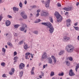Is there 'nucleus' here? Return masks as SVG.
I'll use <instances>...</instances> for the list:
<instances>
[{"mask_svg": "<svg viewBox=\"0 0 79 79\" xmlns=\"http://www.w3.org/2000/svg\"><path fill=\"white\" fill-rule=\"evenodd\" d=\"M42 76H44V73H42Z\"/></svg>", "mask_w": 79, "mask_h": 79, "instance_id": "338daca9", "label": "nucleus"}, {"mask_svg": "<svg viewBox=\"0 0 79 79\" xmlns=\"http://www.w3.org/2000/svg\"><path fill=\"white\" fill-rule=\"evenodd\" d=\"M48 63H50V64H52V59L51 58H48Z\"/></svg>", "mask_w": 79, "mask_h": 79, "instance_id": "4468645a", "label": "nucleus"}, {"mask_svg": "<svg viewBox=\"0 0 79 79\" xmlns=\"http://www.w3.org/2000/svg\"><path fill=\"white\" fill-rule=\"evenodd\" d=\"M10 71H11V72H12L14 73L15 72V69L13 68H11Z\"/></svg>", "mask_w": 79, "mask_h": 79, "instance_id": "e433bc0d", "label": "nucleus"}, {"mask_svg": "<svg viewBox=\"0 0 79 79\" xmlns=\"http://www.w3.org/2000/svg\"><path fill=\"white\" fill-rule=\"evenodd\" d=\"M1 65L2 66H3V67H5V62H2L1 64Z\"/></svg>", "mask_w": 79, "mask_h": 79, "instance_id": "2f4dec72", "label": "nucleus"}, {"mask_svg": "<svg viewBox=\"0 0 79 79\" xmlns=\"http://www.w3.org/2000/svg\"><path fill=\"white\" fill-rule=\"evenodd\" d=\"M66 64L68 66H69L70 65V62H69V61H65Z\"/></svg>", "mask_w": 79, "mask_h": 79, "instance_id": "aec40b11", "label": "nucleus"}, {"mask_svg": "<svg viewBox=\"0 0 79 79\" xmlns=\"http://www.w3.org/2000/svg\"><path fill=\"white\" fill-rule=\"evenodd\" d=\"M22 27L24 28H26V29L27 28V25L25 23H22Z\"/></svg>", "mask_w": 79, "mask_h": 79, "instance_id": "2eb2a0df", "label": "nucleus"}, {"mask_svg": "<svg viewBox=\"0 0 79 79\" xmlns=\"http://www.w3.org/2000/svg\"><path fill=\"white\" fill-rule=\"evenodd\" d=\"M41 24L43 25H44V26H47L48 27H46L47 29V30H48L51 34L52 33H53V31H54V28L52 26V25L51 24V23L49 22H46V23H42Z\"/></svg>", "mask_w": 79, "mask_h": 79, "instance_id": "f257e3e1", "label": "nucleus"}, {"mask_svg": "<svg viewBox=\"0 0 79 79\" xmlns=\"http://www.w3.org/2000/svg\"><path fill=\"white\" fill-rule=\"evenodd\" d=\"M50 0H47V1L45 2V6L46 8L49 7V3H50Z\"/></svg>", "mask_w": 79, "mask_h": 79, "instance_id": "6e6552de", "label": "nucleus"}, {"mask_svg": "<svg viewBox=\"0 0 79 79\" xmlns=\"http://www.w3.org/2000/svg\"><path fill=\"white\" fill-rule=\"evenodd\" d=\"M79 2H77V3H76V6H78V5H79Z\"/></svg>", "mask_w": 79, "mask_h": 79, "instance_id": "864d4df0", "label": "nucleus"}, {"mask_svg": "<svg viewBox=\"0 0 79 79\" xmlns=\"http://www.w3.org/2000/svg\"><path fill=\"white\" fill-rule=\"evenodd\" d=\"M67 58V60H69L70 61H72L73 60V59L71 56L68 57Z\"/></svg>", "mask_w": 79, "mask_h": 79, "instance_id": "a211bd4d", "label": "nucleus"}, {"mask_svg": "<svg viewBox=\"0 0 79 79\" xmlns=\"http://www.w3.org/2000/svg\"><path fill=\"white\" fill-rule=\"evenodd\" d=\"M58 75L59 76H63V75H64V73H59L58 74Z\"/></svg>", "mask_w": 79, "mask_h": 79, "instance_id": "f704fd0d", "label": "nucleus"}, {"mask_svg": "<svg viewBox=\"0 0 79 79\" xmlns=\"http://www.w3.org/2000/svg\"><path fill=\"white\" fill-rule=\"evenodd\" d=\"M41 21L40 19H37L36 20V21L35 22V23H39V22H40V21Z\"/></svg>", "mask_w": 79, "mask_h": 79, "instance_id": "c85d7f7f", "label": "nucleus"}, {"mask_svg": "<svg viewBox=\"0 0 79 79\" xmlns=\"http://www.w3.org/2000/svg\"><path fill=\"white\" fill-rule=\"evenodd\" d=\"M30 15L31 17L33 16V15L32 13H31L30 14Z\"/></svg>", "mask_w": 79, "mask_h": 79, "instance_id": "6e6d98bb", "label": "nucleus"}, {"mask_svg": "<svg viewBox=\"0 0 79 79\" xmlns=\"http://www.w3.org/2000/svg\"><path fill=\"white\" fill-rule=\"evenodd\" d=\"M65 15H68V12H66Z\"/></svg>", "mask_w": 79, "mask_h": 79, "instance_id": "4d7b16f0", "label": "nucleus"}, {"mask_svg": "<svg viewBox=\"0 0 79 79\" xmlns=\"http://www.w3.org/2000/svg\"><path fill=\"white\" fill-rule=\"evenodd\" d=\"M57 6H58L59 7L61 6V4L60 3H58L57 4Z\"/></svg>", "mask_w": 79, "mask_h": 79, "instance_id": "a19ab883", "label": "nucleus"}, {"mask_svg": "<svg viewBox=\"0 0 79 79\" xmlns=\"http://www.w3.org/2000/svg\"><path fill=\"white\" fill-rule=\"evenodd\" d=\"M47 66H48L47 64L46 65H44L43 66V69H44L45 68L47 67Z\"/></svg>", "mask_w": 79, "mask_h": 79, "instance_id": "ea45409f", "label": "nucleus"}, {"mask_svg": "<svg viewBox=\"0 0 79 79\" xmlns=\"http://www.w3.org/2000/svg\"><path fill=\"white\" fill-rule=\"evenodd\" d=\"M48 15V13L47 12V11L44 10H43L42 11L40 15L41 16H44L45 17L47 16Z\"/></svg>", "mask_w": 79, "mask_h": 79, "instance_id": "20e7f679", "label": "nucleus"}, {"mask_svg": "<svg viewBox=\"0 0 79 79\" xmlns=\"http://www.w3.org/2000/svg\"><path fill=\"white\" fill-rule=\"evenodd\" d=\"M39 15H40L39 13H37L36 14V17H38V16H39Z\"/></svg>", "mask_w": 79, "mask_h": 79, "instance_id": "3c124183", "label": "nucleus"}, {"mask_svg": "<svg viewBox=\"0 0 79 79\" xmlns=\"http://www.w3.org/2000/svg\"><path fill=\"white\" fill-rule=\"evenodd\" d=\"M24 48L25 50H27V48H28V46H27V44H25L24 46Z\"/></svg>", "mask_w": 79, "mask_h": 79, "instance_id": "4be33fe9", "label": "nucleus"}, {"mask_svg": "<svg viewBox=\"0 0 79 79\" xmlns=\"http://www.w3.org/2000/svg\"><path fill=\"white\" fill-rule=\"evenodd\" d=\"M14 74V73L10 71L9 72V74L11 76Z\"/></svg>", "mask_w": 79, "mask_h": 79, "instance_id": "c9c22d12", "label": "nucleus"}, {"mask_svg": "<svg viewBox=\"0 0 79 79\" xmlns=\"http://www.w3.org/2000/svg\"><path fill=\"white\" fill-rule=\"evenodd\" d=\"M71 19H68L66 21L67 26L68 27H69V26H70V23H71Z\"/></svg>", "mask_w": 79, "mask_h": 79, "instance_id": "9b49d317", "label": "nucleus"}, {"mask_svg": "<svg viewBox=\"0 0 79 79\" xmlns=\"http://www.w3.org/2000/svg\"><path fill=\"white\" fill-rule=\"evenodd\" d=\"M7 45H9V46H10V47H12V44L11 43H10V42H8L7 43Z\"/></svg>", "mask_w": 79, "mask_h": 79, "instance_id": "c756f323", "label": "nucleus"}, {"mask_svg": "<svg viewBox=\"0 0 79 79\" xmlns=\"http://www.w3.org/2000/svg\"><path fill=\"white\" fill-rule=\"evenodd\" d=\"M3 18V16L2 15H0V22L2 21V18Z\"/></svg>", "mask_w": 79, "mask_h": 79, "instance_id": "49530a36", "label": "nucleus"}, {"mask_svg": "<svg viewBox=\"0 0 79 79\" xmlns=\"http://www.w3.org/2000/svg\"><path fill=\"white\" fill-rule=\"evenodd\" d=\"M15 60L14 61V64H15V63H16L17 60Z\"/></svg>", "mask_w": 79, "mask_h": 79, "instance_id": "680f3d73", "label": "nucleus"}, {"mask_svg": "<svg viewBox=\"0 0 79 79\" xmlns=\"http://www.w3.org/2000/svg\"><path fill=\"white\" fill-rule=\"evenodd\" d=\"M22 17L23 19H27V15H25Z\"/></svg>", "mask_w": 79, "mask_h": 79, "instance_id": "6ab92c4d", "label": "nucleus"}, {"mask_svg": "<svg viewBox=\"0 0 79 79\" xmlns=\"http://www.w3.org/2000/svg\"><path fill=\"white\" fill-rule=\"evenodd\" d=\"M2 76V77H7V76H6V74H3Z\"/></svg>", "mask_w": 79, "mask_h": 79, "instance_id": "09e8293b", "label": "nucleus"}, {"mask_svg": "<svg viewBox=\"0 0 79 79\" xmlns=\"http://www.w3.org/2000/svg\"><path fill=\"white\" fill-rule=\"evenodd\" d=\"M19 26H20L19 25H14V27L15 28V29H17V28H18V27H19Z\"/></svg>", "mask_w": 79, "mask_h": 79, "instance_id": "393cba45", "label": "nucleus"}, {"mask_svg": "<svg viewBox=\"0 0 79 79\" xmlns=\"http://www.w3.org/2000/svg\"><path fill=\"white\" fill-rule=\"evenodd\" d=\"M49 19L50 20V22H51V23H53V19L52 18L50 17L49 18Z\"/></svg>", "mask_w": 79, "mask_h": 79, "instance_id": "72a5a7b5", "label": "nucleus"}, {"mask_svg": "<svg viewBox=\"0 0 79 79\" xmlns=\"http://www.w3.org/2000/svg\"><path fill=\"white\" fill-rule=\"evenodd\" d=\"M13 10L14 11H18V10H19V8H16V7H14L13 8Z\"/></svg>", "mask_w": 79, "mask_h": 79, "instance_id": "412c9836", "label": "nucleus"}, {"mask_svg": "<svg viewBox=\"0 0 79 79\" xmlns=\"http://www.w3.org/2000/svg\"><path fill=\"white\" fill-rule=\"evenodd\" d=\"M74 49V47L71 45L68 44L65 47V50L68 53H72Z\"/></svg>", "mask_w": 79, "mask_h": 79, "instance_id": "f03ea898", "label": "nucleus"}, {"mask_svg": "<svg viewBox=\"0 0 79 79\" xmlns=\"http://www.w3.org/2000/svg\"><path fill=\"white\" fill-rule=\"evenodd\" d=\"M78 24V22H77L75 23V24H74V26H77Z\"/></svg>", "mask_w": 79, "mask_h": 79, "instance_id": "603ef678", "label": "nucleus"}, {"mask_svg": "<svg viewBox=\"0 0 79 79\" xmlns=\"http://www.w3.org/2000/svg\"><path fill=\"white\" fill-rule=\"evenodd\" d=\"M25 28H23V27H21L20 28L19 30L21 31H24V29Z\"/></svg>", "mask_w": 79, "mask_h": 79, "instance_id": "b1692460", "label": "nucleus"}, {"mask_svg": "<svg viewBox=\"0 0 79 79\" xmlns=\"http://www.w3.org/2000/svg\"><path fill=\"white\" fill-rule=\"evenodd\" d=\"M54 15L56 18L58 22H61V21L62 20V17L60 15L58 12H56L54 14Z\"/></svg>", "mask_w": 79, "mask_h": 79, "instance_id": "7ed1b4c3", "label": "nucleus"}, {"mask_svg": "<svg viewBox=\"0 0 79 79\" xmlns=\"http://www.w3.org/2000/svg\"><path fill=\"white\" fill-rule=\"evenodd\" d=\"M23 41H20V42H19V44L20 45H21V44H23Z\"/></svg>", "mask_w": 79, "mask_h": 79, "instance_id": "79ce46f5", "label": "nucleus"}, {"mask_svg": "<svg viewBox=\"0 0 79 79\" xmlns=\"http://www.w3.org/2000/svg\"><path fill=\"white\" fill-rule=\"evenodd\" d=\"M34 67H33L32 69V70H31V71H33V70H34Z\"/></svg>", "mask_w": 79, "mask_h": 79, "instance_id": "052dcab7", "label": "nucleus"}, {"mask_svg": "<svg viewBox=\"0 0 79 79\" xmlns=\"http://www.w3.org/2000/svg\"><path fill=\"white\" fill-rule=\"evenodd\" d=\"M25 15V12L23 11L21 12L20 13V15L22 17V16H23L24 15Z\"/></svg>", "mask_w": 79, "mask_h": 79, "instance_id": "a878e982", "label": "nucleus"}, {"mask_svg": "<svg viewBox=\"0 0 79 79\" xmlns=\"http://www.w3.org/2000/svg\"><path fill=\"white\" fill-rule=\"evenodd\" d=\"M39 77H40V78L41 79H42V75H40L39 76Z\"/></svg>", "mask_w": 79, "mask_h": 79, "instance_id": "e2e57ef3", "label": "nucleus"}, {"mask_svg": "<svg viewBox=\"0 0 79 79\" xmlns=\"http://www.w3.org/2000/svg\"><path fill=\"white\" fill-rule=\"evenodd\" d=\"M37 6H32V9H34V8H36Z\"/></svg>", "mask_w": 79, "mask_h": 79, "instance_id": "8fccbe9b", "label": "nucleus"}, {"mask_svg": "<svg viewBox=\"0 0 79 79\" xmlns=\"http://www.w3.org/2000/svg\"><path fill=\"white\" fill-rule=\"evenodd\" d=\"M24 66H25L24 64L23 63H21L19 65V68L20 69H24Z\"/></svg>", "mask_w": 79, "mask_h": 79, "instance_id": "1a4fd4ad", "label": "nucleus"}, {"mask_svg": "<svg viewBox=\"0 0 79 79\" xmlns=\"http://www.w3.org/2000/svg\"><path fill=\"white\" fill-rule=\"evenodd\" d=\"M14 56H16L17 55V52H16L15 51L14 52Z\"/></svg>", "mask_w": 79, "mask_h": 79, "instance_id": "de8ad7c7", "label": "nucleus"}, {"mask_svg": "<svg viewBox=\"0 0 79 79\" xmlns=\"http://www.w3.org/2000/svg\"><path fill=\"white\" fill-rule=\"evenodd\" d=\"M69 40H70V38L66 36H64L63 38V41L64 42H67Z\"/></svg>", "mask_w": 79, "mask_h": 79, "instance_id": "39448f33", "label": "nucleus"}, {"mask_svg": "<svg viewBox=\"0 0 79 79\" xmlns=\"http://www.w3.org/2000/svg\"><path fill=\"white\" fill-rule=\"evenodd\" d=\"M52 60H53L54 63H56V58H55V56H52Z\"/></svg>", "mask_w": 79, "mask_h": 79, "instance_id": "dca6fc26", "label": "nucleus"}, {"mask_svg": "<svg viewBox=\"0 0 79 79\" xmlns=\"http://www.w3.org/2000/svg\"><path fill=\"white\" fill-rule=\"evenodd\" d=\"M54 75H55V73H54V72H51L50 73L51 76H54Z\"/></svg>", "mask_w": 79, "mask_h": 79, "instance_id": "7c9ffc66", "label": "nucleus"}, {"mask_svg": "<svg viewBox=\"0 0 79 79\" xmlns=\"http://www.w3.org/2000/svg\"><path fill=\"white\" fill-rule=\"evenodd\" d=\"M23 75V71H21L19 73V76L20 77H22Z\"/></svg>", "mask_w": 79, "mask_h": 79, "instance_id": "bb28decb", "label": "nucleus"}, {"mask_svg": "<svg viewBox=\"0 0 79 79\" xmlns=\"http://www.w3.org/2000/svg\"><path fill=\"white\" fill-rule=\"evenodd\" d=\"M29 55L31 56V58H33V56L32 55V54H31L30 52H27L25 54V57L26 59H29V58L27 57H28V56Z\"/></svg>", "mask_w": 79, "mask_h": 79, "instance_id": "423d86ee", "label": "nucleus"}, {"mask_svg": "<svg viewBox=\"0 0 79 79\" xmlns=\"http://www.w3.org/2000/svg\"><path fill=\"white\" fill-rule=\"evenodd\" d=\"M19 6L20 8L23 7V3L22 2H20L19 4Z\"/></svg>", "mask_w": 79, "mask_h": 79, "instance_id": "58836bf2", "label": "nucleus"}, {"mask_svg": "<svg viewBox=\"0 0 79 79\" xmlns=\"http://www.w3.org/2000/svg\"><path fill=\"white\" fill-rule=\"evenodd\" d=\"M47 57V54L46 52H44L42 56V59H46Z\"/></svg>", "mask_w": 79, "mask_h": 79, "instance_id": "9d476101", "label": "nucleus"}, {"mask_svg": "<svg viewBox=\"0 0 79 79\" xmlns=\"http://www.w3.org/2000/svg\"><path fill=\"white\" fill-rule=\"evenodd\" d=\"M33 33L35 34H39V32L37 31H35L33 32Z\"/></svg>", "mask_w": 79, "mask_h": 79, "instance_id": "473e14b6", "label": "nucleus"}, {"mask_svg": "<svg viewBox=\"0 0 79 79\" xmlns=\"http://www.w3.org/2000/svg\"><path fill=\"white\" fill-rule=\"evenodd\" d=\"M31 74H34V72L33 71V70H31Z\"/></svg>", "mask_w": 79, "mask_h": 79, "instance_id": "5fc2aeb1", "label": "nucleus"}, {"mask_svg": "<svg viewBox=\"0 0 79 79\" xmlns=\"http://www.w3.org/2000/svg\"><path fill=\"white\" fill-rule=\"evenodd\" d=\"M64 53V51H60V52L59 53V55L60 56L61 55L63 54Z\"/></svg>", "mask_w": 79, "mask_h": 79, "instance_id": "5701e85b", "label": "nucleus"}, {"mask_svg": "<svg viewBox=\"0 0 79 79\" xmlns=\"http://www.w3.org/2000/svg\"><path fill=\"white\" fill-rule=\"evenodd\" d=\"M74 28L76 30V31H79V28L77 27H74L73 26Z\"/></svg>", "mask_w": 79, "mask_h": 79, "instance_id": "cd10ccee", "label": "nucleus"}, {"mask_svg": "<svg viewBox=\"0 0 79 79\" xmlns=\"http://www.w3.org/2000/svg\"><path fill=\"white\" fill-rule=\"evenodd\" d=\"M79 68V64H76V68H75V70L76 72L77 71V69H78V68Z\"/></svg>", "mask_w": 79, "mask_h": 79, "instance_id": "f3484780", "label": "nucleus"}, {"mask_svg": "<svg viewBox=\"0 0 79 79\" xmlns=\"http://www.w3.org/2000/svg\"><path fill=\"white\" fill-rule=\"evenodd\" d=\"M69 74L70 76H75V73L73 72L72 69L70 70Z\"/></svg>", "mask_w": 79, "mask_h": 79, "instance_id": "0eeeda50", "label": "nucleus"}, {"mask_svg": "<svg viewBox=\"0 0 79 79\" xmlns=\"http://www.w3.org/2000/svg\"><path fill=\"white\" fill-rule=\"evenodd\" d=\"M77 39V40H79V35L78 36Z\"/></svg>", "mask_w": 79, "mask_h": 79, "instance_id": "0e129e2a", "label": "nucleus"}, {"mask_svg": "<svg viewBox=\"0 0 79 79\" xmlns=\"http://www.w3.org/2000/svg\"><path fill=\"white\" fill-rule=\"evenodd\" d=\"M29 64H28L27 65V67H29Z\"/></svg>", "mask_w": 79, "mask_h": 79, "instance_id": "774afa93", "label": "nucleus"}, {"mask_svg": "<svg viewBox=\"0 0 79 79\" xmlns=\"http://www.w3.org/2000/svg\"><path fill=\"white\" fill-rule=\"evenodd\" d=\"M7 17L8 18H12V16H11V15H8L7 16Z\"/></svg>", "mask_w": 79, "mask_h": 79, "instance_id": "c03bdc74", "label": "nucleus"}, {"mask_svg": "<svg viewBox=\"0 0 79 79\" xmlns=\"http://www.w3.org/2000/svg\"><path fill=\"white\" fill-rule=\"evenodd\" d=\"M10 24L11 23L9 21H6V26H10Z\"/></svg>", "mask_w": 79, "mask_h": 79, "instance_id": "ddd939ff", "label": "nucleus"}, {"mask_svg": "<svg viewBox=\"0 0 79 79\" xmlns=\"http://www.w3.org/2000/svg\"><path fill=\"white\" fill-rule=\"evenodd\" d=\"M27 32V30H25L24 31V32Z\"/></svg>", "mask_w": 79, "mask_h": 79, "instance_id": "69168bd1", "label": "nucleus"}, {"mask_svg": "<svg viewBox=\"0 0 79 79\" xmlns=\"http://www.w3.org/2000/svg\"><path fill=\"white\" fill-rule=\"evenodd\" d=\"M2 52L4 53H5V52H6V50L4 48H2Z\"/></svg>", "mask_w": 79, "mask_h": 79, "instance_id": "4c0bfd02", "label": "nucleus"}, {"mask_svg": "<svg viewBox=\"0 0 79 79\" xmlns=\"http://www.w3.org/2000/svg\"><path fill=\"white\" fill-rule=\"evenodd\" d=\"M40 11H41L40 9H38L37 11V13H39V12H40Z\"/></svg>", "mask_w": 79, "mask_h": 79, "instance_id": "37998d69", "label": "nucleus"}, {"mask_svg": "<svg viewBox=\"0 0 79 79\" xmlns=\"http://www.w3.org/2000/svg\"><path fill=\"white\" fill-rule=\"evenodd\" d=\"M18 59V57H15L14 58V60H17Z\"/></svg>", "mask_w": 79, "mask_h": 79, "instance_id": "a18cd8bd", "label": "nucleus"}, {"mask_svg": "<svg viewBox=\"0 0 79 79\" xmlns=\"http://www.w3.org/2000/svg\"><path fill=\"white\" fill-rule=\"evenodd\" d=\"M64 10L67 11H71V10H73V7H70L69 8H64Z\"/></svg>", "mask_w": 79, "mask_h": 79, "instance_id": "f8f14e48", "label": "nucleus"}, {"mask_svg": "<svg viewBox=\"0 0 79 79\" xmlns=\"http://www.w3.org/2000/svg\"><path fill=\"white\" fill-rule=\"evenodd\" d=\"M14 35H15V36H17V35H18L17 34V33H15V34H14Z\"/></svg>", "mask_w": 79, "mask_h": 79, "instance_id": "bf43d9fd", "label": "nucleus"}, {"mask_svg": "<svg viewBox=\"0 0 79 79\" xmlns=\"http://www.w3.org/2000/svg\"><path fill=\"white\" fill-rule=\"evenodd\" d=\"M24 3L25 5H26V4H27V1L26 0L25 1Z\"/></svg>", "mask_w": 79, "mask_h": 79, "instance_id": "13d9d810", "label": "nucleus"}]
</instances>
